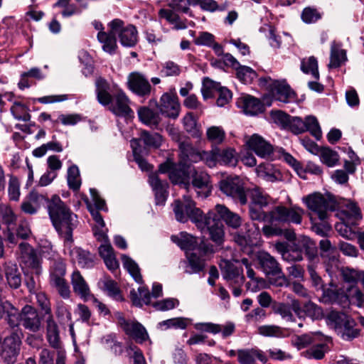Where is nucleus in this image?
Returning <instances> with one entry per match:
<instances>
[{"mask_svg": "<svg viewBox=\"0 0 364 364\" xmlns=\"http://www.w3.org/2000/svg\"><path fill=\"white\" fill-rule=\"evenodd\" d=\"M137 114L140 121L150 127H157L161 121L159 114L148 107H141Z\"/></svg>", "mask_w": 364, "mask_h": 364, "instance_id": "34", "label": "nucleus"}, {"mask_svg": "<svg viewBox=\"0 0 364 364\" xmlns=\"http://www.w3.org/2000/svg\"><path fill=\"white\" fill-rule=\"evenodd\" d=\"M188 325V319L185 318H173L162 321L157 325L158 328L165 331L168 328L185 329Z\"/></svg>", "mask_w": 364, "mask_h": 364, "instance_id": "45", "label": "nucleus"}, {"mask_svg": "<svg viewBox=\"0 0 364 364\" xmlns=\"http://www.w3.org/2000/svg\"><path fill=\"white\" fill-rule=\"evenodd\" d=\"M329 350L330 348L326 343H318L303 351L301 354L307 358L321 360Z\"/></svg>", "mask_w": 364, "mask_h": 364, "instance_id": "39", "label": "nucleus"}, {"mask_svg": "<svg viewBox=\"0 0 364 364\" xmlns=\"http://www.w3.org/2000/svg\"><path fill=\"white\" fill-rule=\"evenodd\" d=\"M183 200V202L176 200L173 204L176 219L181 223H186L190 219L202 232H208L210 239L218 245L223 243L225 231L224 225L216 217V213L229 227L236 229L241 225L240 217L224 205H216L215 210H210L204 215L195 206V203L189 196H184Z\"/></svg>", "mask_w": 364, "mask_h": 364, "instance_id": "1", "label": "nucleus"}, {"mask_svg": "<svg viewBox=\"0 0 364 364\" xmlns=\"http://www.w3.org/2000/svg\"><path fill=\"white\" fill-rule=\"evenodd\" d=\"M275 90V98L284 103H288L296 97L295 92L290 86L284 82H275L274 83Z\"/></svg>", "mask_w": 364, "mask_h": 364, "instance_id": "32", "label": "nucleus"}, {"mask_svg": "<svg viewBox=\"0 0 364 364\" xmlns=\"http://www.w3.org/2000/svg\"><path fill=\"white\" fill-rule=\"evenodd\" d=\"M17 217L11 206L7 204H0V220L7 226L14 225Z\"/></svg>", "mask_w": 364, "mask_h": 364, "instance_id": "50", "label": "nucleus"}, {"mask_svg": "<svg viewBox=\"0 0 364 364\" xmlns=\"http://www.w3.org/2000/svg\"><path fill=\"white\" fill-rule=\"evenodd\" d=\"M116 36L111 28H109L107 32L99 31L97 37L105 52L109 54L115 53L117 48Z\"/></svg>", "mask_w": 364, "mask_h": 364, "instance_id": "29", "label": "nucleus"}, {"mask_svg": "<svg viewBox=\"0 0 364 364\" xmlns=\"http://www.w3.org/2000/svg\"><path fill=\"white\" fill-rule=\"evenodd\" d=\"M178 305L177 299L168 298L155 302L153 306L158 311H165L173 309Z\"/></svg>", "mask_w": 364, "mask_h": 364, "instance_id": "64", "label": "nucleus"}, {"mask_svg": "<svg viewBox=\"0 0 364 364\" xmlns=\"http://www.w3.org/2000/svg\"><path fill=\"white\" fill-rule=\"evenodd\" d=\"M184 129L193 138L200 139L202 132L197 124V120L191 112L187 113L183 118Z\"/></svg>", "mask_w": 364, "mask_h": 364, "instance_id": "37", "label": "nucleus"}, {"mask_svg": "<svg viewBox=\"0 0 364 364\" xmlns=\"http://www.w3.org/2000/svg\"><path fill=\"white\" fill-rule=\"evenodd\" d=\"M301 70L306 74H311L315 80H318L319 79L318 62L315 57L311 56L308 58L302 59Z\"/></svg>", "mask_w": 364, "mask_h": 364, "instance_id": "43", "label": "nucleus"}, {"mask_svg": "<svg viewBox=\"0 0 364 364\" xmlns=\"http://www.w3.org/2000/svg\"><path fill=\"white\" fill-rule=\"evenodd\" d=\"M149 181L155 193L156 204L164 205L168 196V183L156 175L150 176Z\"/></svg>", "mask_w": 364, "mask_h": 364, "instance_id": "22", "label": "nucleus"}, {"mask_svg": "<svg viewBox=\"0 0 364 364\" xmlns=\"http://www.w3.org/2000/svg\"><path fill=\"white\" fill-rule=\"evenodd\" d=\"M95 84L97 100L101 105H109V109L117 116L134 117V112L129 107V99L124 92L119 90L112 96L109 92V83L101 77L96 80Z\"/></svg>", "mask_w": 364, "mask_h": 364, "instance_id": "4", "label": "nucleus"}, {"mask_svg": "<svg viewBox=\"0 0 364 364\" xmlns=\"http://www.w3.org/2000/svg\"><path fill=\"white\" fill-rule=\"evenodd\" d=\"M138 142L142 141L144 144L147 146H151L154 148H159L162 143V136L158 133H149L147 131H142L140 134L139 139H136ZM138 148L141 150L140 145L139 144Z\"/></svg>", "mask_w": 364, "mask_h": 364, "instance_id": "42", "label": "nucleus"}, {"mask_svg": "<svg viewBox=\"0 0 364 364\" xmlns=\"http://www.w3.org/2000/svg\"><path fill=\"white\" fill-rule=\"evenodd\" d=\"M154 103L161 114L172 119H176L178 117L180 104L177 97L166 92L161 95L159 103L156 101H154Z\"/></svg>", "mask_w": 364, "mask_h": 364, "instance_id": "16", "label": "nucleus"}, {"mask_svg": "<svg viewBox=\"0 0 364 364\" xmlns=\"http://www.w3.org/2000/svg\"><path fill=\"white\" fill-rule=\"evenodd\" d=\"M102 289L107 294L116 301H122L123 296L119 287L116 282L111 279L106 278L102 282Z\"/></svg>", "mask_w": 364, "mask_h": 364, "instance_id": "44", "label": "nucleus"}, {"mask_svg": "<svg viewBox=\"0 0 364 364\" xmlns=\"http://www.w3.org/2000/svg\"><path fill=\"white\" fill-rule=\"evenodd\" d=\"M223 277L230 284L241 285L244 282L242 269L238 266V262H231L224 260L220 264Z\"/></svg>", "mask_w": 364, "mask_h": 364, "instance_id": "17", "label": "nucleus"}, {"mask_svg": "<svg viewBox=\"0 0 364 364\" xmlns=\"http://www.w3.org/2000/svg\"><path fill=\"white\" fill-rule=\"evenodd\" d=\"M112 32L118 35L119 41L123 46L132 47L137 42V31L135 26L132 24L125 26L124 22L115 18L110 21L107 25Z\"/></svg>", "mask_w": 364, "mask_h": 364, "instance_id": "9", "label": "nucleus"}, {"mask_svg": "<svg viewBox=\"0 0 364 364\" xmlns=\"http://www.w3.org/2000/svg\"><path fill=\"white\" fill-rule=\"evenodd\" d=\"M20 343H0V357L6 364H14L20 352Z\"/></svg>", "mask_w": 364, "mask_h": 364, "instance_id": "24", "label": "nucleus"}, {"mask_svg": "<svg viewBox=\"0 0 364 364\" xmlns=\"http://www.w3.org/2000/svg\"><path fill=\"white\" fill-rule=\"evenodd\" d=\"M234 240L244 252L247 255H250V234L249 231H247L245 233L237 232L235 235Z\"/></svg>", "mask_w": 364, "mask_h": 364, "instance_id": "58", "label": "nucleus"}, {"mask_svg": "<svg viewBox=\"0 0 364 364\" xmlns=\"http://www.w3.org/2000/svg\"><path fill=\"white\" fill-rule=\"evenodd\" d=\"M13 117L19 121L28 122L31 118L29 108L25 104L18 101H14L10 108Z\"/></svg>", "mask_w": 364, "mask_h": 364, "instance_id": "38", "label": "nucleus"}, {"mask_svg": "<svg viewBox=\"0 0 364 364\" xmlns=\"http://www.w3.org/2000/svg\"><path fill=\"white\" fill-rule=\"evenodd\" d=\"M299 249L305 251L309 257L313 258L316 254V247L314 242L308 237H303L296 245Z\"/></svg>", "mask_w": 364, "mask_h": 364, "instance_id": "57", "label": "nucleus"}, {"mask_svg": "<svg viewBox=\"0 0 364 364\" xmlns=\"http://www.w3.org/2000/svg\"><path fill=\"white\" fill-rule=\"evenodd\" d=\"M305 132H309L316 139L319 140L322 136V132L319 123L316 117L309 115L305 117Z\"/></svg>", "mask_w": 364, "mask_h": 364, "instance_id": "46", "label": "nucleus"}, {"mask_svg": "<svg viewBox=\"0 0 364 364\" xmlns=\"http://www.w3.org/2000/svg\"><path fill=\"white\" fill-rule=\"evenodd\" d=\"M220 155V149L218 147H213L211 151H198L196 154L192 155L194 159H192V162L196 163L200 161H203L209 167H213L218 162Z\"/></svg>", "mask_w": 364, "mask_h": 364, "instance_id": "31", "label": "nucleus"}, {"mask_svg": "<svg viewBox=\"0 0 364 364\" xmlns=\"http://www.w3.org/2000/svg\"><path fill=\"white\" fill-rule=\"evenodd\" d=\"M255 256L263 272L269 277L272 285L279 287L289 286L287 278L274 257L266 252H258Z\"/></svg>", "mask_w": 364, "mask_h": 364, "instance_id": "6", "label": "nucleus"}, {"mask_svg": "<svg viewBox=\"0 0 364 364\" xmlns=\"http://www.w3.org/2000/svg\"><path fill=\"white\" fill-rule=\"evenodd\" d=\"M67 181L68 187L73 191H77L80 189L82 180L77 165L73 164L68 168Z\"/></svg>", "mask_w": 364, "mask_h": 364, "instance_id": "40", "label": "nucleus"}, {"mask_svg": "<svg viewBox=\"0 0 364 364\" xmlns=\"http://www.w3.org/2000/svg\"><path fill=\"white\" fill-rule=\"evenodd\" d=\"M304 311L312 319H320L323 316V309L311 301L304 304Z\"/></svg>", "mask_w": 364, "mask_h": 364, "instance_id": "62", "label": "nucleus"}, {"mask_svg": "<svg viewBox=\"0 0 364 364\" xmlns=\"http://www.w3.org/2000/svg\"><path fill=\"white\" fill-rule=\"evenodd\" d=\"M5 277L9 286L18 289L21 284V275L16 264L9 261L4 264Z\"/></svg>", "mask_w": 364, "mask_h": 364, "instance_id": "25", "label": "nucleus"}, {"mask_svg": "<svg viewBox=\"0 0 364 364\" xmlns=\"http://www.w3.org/2000/svg\"><path fill=\"white\" fill-rule=\"evenodd\" d=\"M159 171L161 173H168L169 178L173 183L179 182L186 174L183 165H177L169 160L161 164Z\"/></svg>", "mask_w": 364, "mask_h": 364, "instance_id": "23", "label": "nucleus"}, {"mask_svg": "<svg viewBox=\"0 0 364 364\" xmlns=\"http://www.w3.org/2000/svg\"><path fill=\"white\" fill-rule=\"evenodd\" d=\"M340 215L342 222L336 223V230L342 237L348 240L353 239L357 235L353 227L356 225L357 221L362 218L359 208L355 203L348 202L346 205V209L340 213Z\"/></svg>", "mask_w": 364, "mask_h": 364, "instance_id": "7", "label": "nucleus"}, {"mask_svg": "<svg viewBox=\"0 0 364 364\" xmlns=\"http://www.w3.org/2000/svg\"><path fill=\"white\" fill-rule=\"evenodd\" d=\"M342 46L336 42H333L331 47L329 68H336L340 67L347 60L346 52L343 49Z\"/></svg>", "mask_w": 364, "mask_h": 364, "instance_id": "33", "label": "nucleus"}, {"mask_svg": "<svg viewBox=\"0 0 364 364\" xmlns=\"http://www.w3.org/2000/svg\"><path fill=\"white\" fill-rule=\"evenodd\" d=\"M217 92H218V97L216 104L218 107H224L232 100V92L227 87H223L220 85V88L218 89Z\"/></svg>", "mask_w": 364, "mask_h": 364, "instance_id": "63", "label": "nucleus"}, {"mask_svg": "<svg viewBox=\"0 0 364 364\" xmlns=\"http://www.w3.org/2000/svg\"><path fill=\"white\" fill-rule=\"evenodd\" d=\"M9 197L11 200L18 201L20 198V182L17 177L11 176L8 186Z\"/></svg>", "mask_w": 364, "mask_h": 364, "instance_id": "56", "label": "nucleus"}, {"mask_svg": "<svg viewBox=\"0 0 364 364\" xmlns=\"http://www.w3.org/2000/svg\"><path fill=\"white\" fill-rule=\"evenodd\" d=\"M252 151L262 158H269L273 153V146L257 134H252Z\"/></svg>", "mask_w": 364, "mask_h": 364, "instance_id": "26", "label": "nucleus"}, {"mask_svg": "<svg viewBox=\"0 0 364 364\" xmlns=\"http://www.w3.org/2000/svg\"><path fill=\"white\" fill-rule=\"evenodd\" d=\"M122 262L124 268L127 270L135 282L138 284H142L143 279L137 263L126 255H122Z\"/></svg>", "mask_w": 364, "mask_h": 364, "instance_id": "36", "label": "nucleus"}, {"mask_svg": "<svg viewBox=\"0 0 364 364\" xmlns=\"http://www.w3.org/2000/svg\"><path fill=\"white\" fill-rule=\"evenodd\" d=\"M65 272L66 268L64 262L62 259L55 260L50 267V284L58 289L63 297L68 298L70 289L64 278Z\"/></svg>", "mask_w": 364, "mask_h": 364, "instance_id": "11", "label": "nucleus"}, {"mask_svg": "<svg viewBox=\"0 0 364 364\" xmlns=\"http://www.w3.org/2000/svg\"><path fill=\"white\" fill-rule=\"evenodd\" d=\"M46 337L48 341H59V328L57 323L55 321L53 315H50L46 318Z\"/></svg>", "mask_w": 364, "mask_h": 364, "instance_id": "48", "label": "nucleus"}, {"mask_svg": "<svg viewBox=\"0 0 364 364\" xmlns=\"http://www.w3.org/2000/svg\"><path fill=\"white\" fill-rule=\"evenodd\" d=\"M127 83L129 90L139 97H147L151 95L152 87L149 79L140 72L130 73Z\"/></svg>", "mask_w": 364, "mask_h": 364, "instance_id": "12", "label": "nucleus"}, {"mask_svg": "<svg viewBox=\"0 0 364 364\" xmlns=\"http://www.w3.org/2000/svg\"><path fill=\"white\" fill-rule=\"evenodd\" d=\"M171 240L182 250H186V254L197 251L201 255H208L214 252L211 244L184 232H181L177 236L173 235Z\"/></svg>", "mask_w": 364, "mask_h": 364, "instance_id": "8", "label": "nucleus"}, {"mask_svg": "<svg viewBox=\"0 0 364 364\" xmlns=\"http://www.w3.org/2000/svg\"><path fill=\"white\" fill-rule=\"evenodd\" d=\"M287 129L294 134L304 133L306 129L304 120L299 117H290Z\"/></svg>", "mask_w": 364, "mask_h": 364, "instance_id": "61", "label": "nucleus"}, {"mask_svg": "<svg viewBox=\"0 0 364 364\" xmlns=\"http://www.w3.org/2000/svg\"><path fill=\"white\" fill-rule=\"evenodd\" d=\"M71 284L74 292L81 298L87 299L90 295L89 286L78 270L73 272Z\"/></svg>", "mask_w": 364, "mask_h": 364, "instance_id": "27", "label": "nucleus"}, {"mask_svg": "<svg viewBox=\"0 0 364 364\" xmlns=\"http://www.w3.org/2000/svg\"><path fill=\"white\" fill-rule=\"evenodd\" d=\"M326 321L328 326L333 328L336 332L345 324L350 325L352 323V318L349 316L336 311H331L326 315Z\"/></svg>", "mask_w": 364, "mask_h": 364, "instance_id": "28", "label": "nucleus"}, {"mask_svg": "<svg viewBox=\"0 0 364 364\" xmlns=\"http://www.w3.org/2000/svg\"><path fill=\"white\" fill-rule=\"evenodd\" d=\"M302 200L311 212V220L314 215L321 221H324L328 216V212L334 210L337 206L336 200L331 196H323L320 193L309 194L304 197Z\"/></svg>", "mask_w": 364, "mask_h": 364, "instance_id": "5", "label": "nucleus"}, {"mask_svg": "<svg viewBox=\"0 0 364 364\" xmlns=\"http://www.w3.org/2000/svg\"><path fill=\"white\" fill-rule=\"evenodd\" d=\"M220 189L227 196L231 197L242 205L247 203L245 189L239 177H230L220 182Z\"/></svg>", "mask_w": 364, "mask_h": 364, "instance_id": "10", "label": "nucleus"}, {"mask_svg": "<svg viewBox=\"0 0 364 364\" xmlns=\"http://www.w3.org/2000/svg\"><path fill=\"white\" fill-rule=\"evenodd\" d=\"M220 83L212 80L209 77H205L203 80L201 87V93L203 98L206 100L214 96V91H217L220 88Z\"/></svg>", "mask_w": 364, "mask_h": 364, "instance_id": "51", "label": "nucleus"}, {"mask_svg": "<svg viewBox=\"0 0 364 364\" xmlns=\"http://www.w3.org/2000/svg\"><path fill=\"white\" fill-rule=\"evenodd\" d=\"M267 204L268 199L260 189L257 187L252 188V220H267L269 223V225L262 228V232L267 237L282 235L283 230L280 225L301 224L304 214L301 208L297 205L290 208L277 205L269 213H266L262 208Z\"/></svg>", "mask_w": 364, "mask_h": 364, "instance_id": "3", "label": "nucleus"}, {"mask_svg": "<svg viewBox=\"0 0 364 364\" xmlns=\"http://www.w3.org/2000/svg\"><path fill=\"white\" fill-rule=\"evenodd\" d=\"M118 323L127 335L138 341H146L149 339L146 328L136 321H127L121 314L117 313Z\"/></svg>", "mask_w": 364, "mask_h": 364, "instance_id": "15", "label": "nucleus"}, {"mask_svg": "<svg viewBox=\"0 0 364 364\" xmlns=\"http://www.w3.org/2000/svg\"><path fill=\"white\" fill-rule=\"evenodd\" d=\"M192 186L198 197L207 198L211 192L210 176L205 172H196L193 175Z\"/></svg>", "mask_w": 364, "mask_h": 364, "instance_id": "19", "label": "nucleus"}, {"mask_svg": "<svg viewBox=\"0 0 364 364\" xmlns=\"http://www.w3.org/2000/svg\"><path fill=\"white\" fill-rule=\"evenodd\" d=\"M218 162L224 165L235 166L237 164L235 150L231 148L225 149L222 151L220 150Z\"/></svg>", "mask_w": 364, "mask_h": 364, "instance_id": "55", "label": "nucleus"}, {"mask_svg": "<svg viewBox=\"0 0 364 364\" xmlns=\"http://www.w3.org/2000/svg\"><path fill=\"white\" fill-rule=\"evenodd\" d=\"M336 333L343 340H352L359 336L360 329L355 328V321L352 318V323L345 324L342 328H338Z\"/></svg>", "mask_w": 364, "mask_h": 364, "instance_id": "47", "label": "nucleus"}, {"mask_svg": "<svg viewBox=\"0 0 364 364\" xmlns=\"http://www.w3.org/2000/svg\"><path fill=\"white\" fill-rule=\"evenodd\" d=\"M36 298L37 304L43 312V315L46 318L50 315H53L50 303L46 294L42 291L38 292L36 294Z\"/></svg>", "mask_w": 364, "mask_h": 364, "instance_id": "60", "label": "nucleus"}, {"mask_svg": "<svg viewBox=\"0 0 364 364\" xmlns=\"http://www.w3.org/2000/svg\"><path fill=\"white\" fill-rule=\"evenodd\" d=\"M255 172L259 178L267 181H274L277 178L272 171V166L269 163L261 164L255 168Z\"/></svg>", "mask_w": 364, "mask_h": 364, "instance_id": "54", "label": "nucleus"}, {"mask_svg": "<svg viewBox=\"0 0 364 364\" xmlns=\"http://www.w3.org/2000/svg\"><path fill=\"white\" fill-rule=\"evenodd\" d=\"M21 262L36 274L41 273V261L32 247L26 242L19 244Z\"/></svg>", "mask_w": 364, "mask_h": 364, "instance_id": "18", "label": "nucleus"}, {"mask_svg": "<svg viewBox=\"0 0 364 364\" xmlns=\"http://www.w3.org/2000/svg\"><path fill=\"white\" fill-rule=\"evenodd\" d=\"M208 141L213 144H220L225 139V132L221 127L213 126L206 132Z\"/></svg>", "mask_w": 364, "mask_h": 364, "instance_id": "49", "label": "nucleus"}, {"mask_svg": "<svg viewBox=\"0 0 364 364\" xmlns=\"http://www.w3.org/2000/svg\"><path fill=\"white\" fill-rule=\"evenodd\" d=\"M188 258V264L185 272L189 274H196L202 272L205 268V260L198 252H193L186 254Z\"/></svg>", "mask_w": 364, "mask_h": 364, "instance_id": "30", "label": "nucleus"}, {"mask_svg": "<svg viewBox=\"0 0 364 364\" xmlns=\"http://www.w3.org/2000/svg\"><path fill=\"white\" fill-rule=\"evenodd\" d=\"M130 299L136 306L141 307L144 304H149L151 302V294L146 287H139L138 290L132 289L130 291Z\"/></svg>", "mask_w": 364, "mask_h": 364, "instance_id": "35", "label": "nucleus"}, {"mask_svg": "<svg viewBox=\"0 0 364 364\" xmlns=\"http://www.w3.org/2000/svg\"><path fill=\"white\" fill-rule=\"evenodd\" d=\"M49 216L57 232L64 240V252L82 268H92L94 257L80 247H73V231L77 224V215L59 198H54L49 205Z\"/></svg>", "mask_w": 364, "mask_h": 364, "instance_id": "2", "label": "nucleus"}, {"mask_svg": "<svg viewBox=\"0 0 364 364\" xmlns=\"http://www.w3.org/2000/svg\"><path fill=\"white\" fill-rule=\"evenodd\" d=\"M196 328L201 331L208 332L213 334L221 333L223 338H226L235 331V324L228 322L225 325L215 324L213 323H200L196 325Z\"/></svg>", "mask_w": 364, "mask_h": 364, "instance_id": "20", "label": "nucleus"}, {"mask_svg": "<svg viewBox=\"0 0 364 364\" xmlns=\"http://www.w3.org/2000/svg\"><path fill=\"white\" fill-rule=\"evenodd\" d=\"M181 72V67L172 60H167L161 65V73L165 77H176Z\"/></svg>", "mask_w": 364, "mask_h": 364, "instance_id": "53", "label": "nucleus"}, {"mask_svg": "<svg viewBox=\"0 0 364 364\" xmlns=\"http://www.w3.org/2000/svg\"><path fill=\"white\" fill-rule=\"evenodd\" d=\"M318 155L321 161L328 167L335 166L339 161L338 153L328 147H321Z\"/></svg>", "mask_w": 364, "mask_h": 364, "instance_id": "41", "label": "nucleus"}, {"mask_svg": "<svg viewBox=\"0 0 364 364\" xmlns=\"http://www.w3.org/2000/svg\"><path fill=\"white\" fill-rule=\"evenodd\" d=\"M131 147L132 149L134 161L138 164L139 167L142 171H149L151 166L147 161L141 156V150L138 148L139 142L137 139H133L130 141Z\"/></svg>", "mask_w": 364, "mask_h": 364, "instance_id": "52", "label": "nucleus"}, {"mask_svg": "<svg viewBox=\"0 0 364 364\" xmlns=\"http://www.w3.org/2000/svg\"><path fill=\"white\" fill-rule=\"evenodd\" d=\"M270 116L274 123L282 129H287L291 116L280 110L271 111Z\"/></svg>", "mask_w": 364, "mask_h": 364, "instance_id": "59", "label": "nucleus"}, {"mask_svg": "<svg viewBox=\"0 0 364 364\" xmlns=\"http://www.w3.org/2000/svg\"><path fill=\"white\" fill-rule=\"evenodd\" d=\"M20 324L26 329L36 333L42 327V317L33 306L26 304L19 312Z\"/></svg>", "mask_w": 364, "mask_h": 364, "instance_id": "13", "label": "nucleus"}, {"mask_svg": "<svg viewBox=\"0 0 364 364\" xmlns=\"http://www.w3.org/2000/svg\"><path fill=\"white\" fill-rule=\"evenodd\" d=\"M54 198H60L58 196H53L49 200L47 197L43 194L33 191L26 196L21 205V210L29 215H34L37 213L41 206L47 204L48 211L49 212V205L53 201Z\"/></svg>", "mask_w": 364, "mask_h": 364, "instance_id": "14", "label": "nucleus"}, {"mask_svg": "<svg viewBox=\"0 0 364 364\" xmlns=\"http://www.w3.org/2000/svg\"><path fill=\"white\" fill-rule=\"evenodd\" d=\"M90 195L92 197V199L95 203V205L97 208V210H94L92 208L90 207V205H88L89 210L90 212V214L96 223V225L95 226L100 227L101 228H105V222L104 220L99 213V210H107L105 201L100 197L97 191L95 188H90Z\"/></svg>", "mask_w": 364, "mask_h": 364, "instance_id": "21", "label": "nucleus"}]
</instances>
